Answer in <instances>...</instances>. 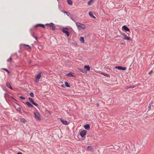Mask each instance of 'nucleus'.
Segmentation results:
<instances>
[{"label": "nucleus", "instance_id": "nucleus-1", "mask_svg": "<svg viewBox=\"0 0 154 154\" xmlns=\"http://www.w3.org/2000/svg\"><path fill=\"white\" fill-rule=\"evenodd\" d=\"M45 25L46 26L50 27V29L52 30H54L55 29V25L52 23H47L45 24Z\"/></svg>", "mask_w": 154, "mask_h": 154}, {"label": "nucleus", "instance_id": "nucleus-2", "mask_svg": "<svg viewBox=\"0 0 154 154\" xmlns=\"http://www.w3.org/2000/svg\"><path fill=\"white\" fill-rule=\"evenodd\" d=\"M76 24L78 28L79 29H85V26L83 24H81L79 22H77L76 23Z\"/></svg>", "mask_w": 154, "mask_h": 154}, {"label": "nucleus", "instance_id": "nucleus-3", "mask_svg": "<svg viewBox=\"0 0 154 154\" xmlns=\"http://www.w3.org/2000/svg\"><path fill=\"white\" fill-rule=\"evenodd\" d=\"M69 30V29L67 27L63 28L62 29V32L63 33H65L67 37H69L70 35Z\"/></svg>", "mask_w": 154, "mask_h": 154}, {"label": "nucleus", "instance_id": "nucleus-4", "mask_svg": "<svg viewBox=\"0 0 154 154\" xmlns=\"http://www.w3.org/2000/svg\"><path fill=\"white\" fill-rule=\"evenodd\" d=\"M121 35L124 36V38H123V40H128L129 41H131L132 40L131 38L127 36L124 33H122Z\"/></svg>", "mask_w": 154, "mask_h": 154}, {"label": "nucleus", "instance_id": "nucleus-5", "mask_svg": "<svg viewBox=\"0 0 154 154\" xmlns=\"http://www.w3.org/2000/svg\"><path fill=\"white\" fill-rule=\"evenodd\" d=\"M34 115L35 118L38 120H41L40 115L38 112H36L34 113Z\"/></svg>", "mask_w": 154, "mask_h": 154}, {"label": "nucleus", "instance_id": "nucleus-6", "mask_svg": "<svg viewBox=\"0 0 154 154\" xmlns=\"http://www.w3.org/2000/svg\"><path fill=\"white\" fill-rule=\"evenodd\" d=\"M42 72H39L35 77V82L36 83L38 82L39 79L42 76Z\"/></svg>", "mask_w": 154, "mask_h": 154}, {"label": "nucleus", "instance_id": "nucleus-7", "mask_svg": "<svg viewBox=\"0 0 154 154\" xmlns=\"http://www.w3.org/2000/svg\"><path fill=\"white\" fill-rule=\"evenodd\" d=\"M115 69H117L119 70L124 71L126 70V68L125 67H122L121 66H116Z\"/></svg>", "mask_w": 154, "mask_h": 154}, {"label": "nucleus", "instance_id": "nucleus-8", "mask_svg": "<svg viewBox=\"0 0 154 154\" xmlns=\"http://www.w3.org/2000/svg\"><path fill=\"white\" fill-rule=\"evenodd\" d=\"M87 133L86 130H83L80 132V135L82 137H83L86 135Z\"/></svg>", "mask_w": 154, "mask_h": 154}, {"label": "nucleus", "instance_id": "nucleus-9", "mask_svg": "<svg viewBox=\"0 0 154 154\" xmlns=\"http://www.w3.org/2000/svg\"><path fill=\"white\" fill-rule=\"evenodd\" d=\"M60 122L64 125H68L69 124V121L64 120L62 119H60Z\"/></svg>", "mask_w": 154, "mask_h": 154}, {"label": "nucleus", "instance_id": "nucleus-10", "mask_svg": "<svg viewBox=\"0 0 154 154\" xmlns=\"http://www.w3.org/2000/svg\"><path fill=\"white\" fill-rule=\"evenodd\" d=\"M28 99L29 102L32 103V104L36 106V107L38 106V105L34 101L33 99L32 98L29 97Z\"/></svg>", "mask_w": 154, "mask_h": 154}, {"label": "nucleus", "instance_id": "nucleus-11", "mask_svg": "<svg viewBox=\"0 0 154 154\" xmlns=\"http://www.w3.org/2000/svg\"><path fill=\"white\" fill-rule=\"evenodd\" d=\"M21 45H23V47L26 49H29L30 50L31 49V47L29 45L24 44H21Z\"/></svg>", "mask_w": 154, "mask_h": 154}, {"label": "nucleus", "instance_id": "nucleus-12", "mask_svg": "<svg viewBox=\"0 0 154 154\" xmlns=\"http://www.w3.org/2000/svg\"><path fill=\"white\" fill-rule=\"evenodd\" d=\"M122 29L126 32H130L129 29L126 25H124L122 26Z\"/></svg>", "mask_w": 154, "mask_h": 154}, {"label": "nucleus", "instance_id": "nucleus-13", "mask_svg": "<svg viewBox=\"0 0 154 154\" xmlns=\"http://www.w3.org/2000/svg\"><path fill=\"white\" fill-rule=\"evenodd\" d=\"M84 69H85V72L87 71H89L90 69V67L89 66L85 65L84 66Z\"/></svg>", "mask_w": 154, "mask_h": 154}, {"label": "nucleus", "instance_id": "nucleus-14", "mask_svg": "<svg viewBox=\"0 0 154 154\" xmlns=\"http://www.w3.org/2000/svg\"><path fill=\"white\" fill-rule=\"evenodd\" d=\"M26 104L29 107H30L31 108H33L34 107L31 104V103L30 102H26Z\"/></svg>", "mask_w": 154, "mask_h": 154}, {"label": "nucleus", "instance_id": "nucleus-15", "mask_svg": "<svg viewBox=\"0 0 154 154\" xmlns=\"http://www.w3.org/2000/svg\"><path fill=\"white\" fill-rule=\"evenodd\" d=\"M66 75L69 77H76V76L74 75H73L72 72H70L68 73H67Z\"/></svg>", "mask_w": 154, "mask_h": 154}, {"label": "nucleus", "instance_id": "nucleus-16", "mask_svg": "<svg viewBox=\"0 0 154 154\" xmlns=\"http://www.w3.org/2000/svg\"><path fill=\"white\" fill-rule=\"evenodd\" d=\"M40 26V23H38L36 24L33 27H32L30 29V32H31V30H32V29H34V28H36L37 27Z\"/></svg>", "mask_w": 154, "mask_h": 154}, {"label": "nucleus", "instance_id": "nucleus-17", "mask_svg": "<svg viewBox=\"0 0 154 154\" xmlns=\"http://www.w3.org/2000/svg\"><path fill=\"white\" fill-rule=\"evenodd\" d=\"M84 127L85 129L88 130L90 129V127L89 124H87L84 125Z\"/></svg>", "mask_w": 154, "mask_h": 154}, {"label": "nucleus", "instance_id": "nucleus-18", "mask_svg": "<svg viewBox=\"0 0 154 154\" xmlns=\"http://www.w3.org/2000/svg\"><path fill=\"white\" fill-rule=\"evenodd\" d=\"M6 85L9 88L11 89V90L13 89V88L11 86L10 83L9 82H7V83H6Z\"/></svg>", "mask_w": 154, "mask_h": 154}, {"label": "nucleus", "instance_id": "nucleus-19", "mask_svg": "<svg viewBox=\"0 0 154 154\" xmlns=\"http://www.w3.org/2000/svg\"><path fill=\"white\" fill-rule=\"evenodd\" d=\"M101 74L103 75L106 77H109V78L110 77V75L108 74L107 73H105L103 72H101L100 73Z\"/></svg>", "mask_w": 154, "mask_h": 154}, {"label": "nucleus", "instance_id": "nucleus-20", "mask_svg": "<svg viewBox=\"0 0 154 154\" xmlns=\"http://www.w3.org/2000/svg\"><path fill=\"white\" fill-rule=\"evenodd\" d=\"M87 149L88 151H93V147L91 146H88L87 147Z\"/></svg>", "mask_w": 154, "mask_h": 154}, {"label": "nucleus", "instance_id": "nucleus-21", "mask_svg": "<svg viewBox=\"0 0 154 154\" xmlns=\"http://www.w3.org/2000/svg\"><path fill=\"white\" fill-rule=\"evenodd\" d=\"M95 0H90L88 2V4L89 5H90L94 2Z\"/></svg>", "mask_w": 154, "mask_h": 154}, {"label": "nucleus", "instance_id": "nucleus-22", "mask_svg": "<svg viewBox=\"0 0 154 154\" xmlns=\"http://www.w3.org/2000/svg\"><path fill=\"white\" fill-rule=\"evenodd\" d=\"M89 14L90 17L93 18L94 19L96 18V17L94 16L92 12H90L89 13Z\"/></svg>", "mask_w": 154, "mask_h": 154}, {"label": "nucleus", "instance_id": "nucleus-23", "mask_svg": "<svg viewBox=\"0 0 154 154\" xmlns=\"http://www.w3.org/2000/svg\"><path fill=\"white\" fill-rule=\"evenodd\" d=\"M78 69L79 70V71H80V72H82V73H85V69H84L79 68Z\"/></svg>", "mask_w": 154, "mask_h": 154}, {"label": "nucleus", "instance_id": "nucleus-24", "mask_svg": "<svg viewBox=\"0 0 154 154\" xmlns=\"http://www.w3.org/2000/svg\"><path fill=\"white\" fill-rule=\"evenodd\" d=\"M67 2L68 5H72V2L71 0H67Z\"/></svg>", "mask_w": 154, "mask_h": 154}, {"label": "nucleus", "instance_id": "nucleus-25", "mask_svg": "<svg viewBox=\"0 0 154 154\" xmlns=\"http://www.w3.org/2000/svg\"><path fill=\"white\" fill-rule=\"evenodd\" d=\"M62 12L64 13H66L68 16H69L71 15V14L69 12H67L65 11H63Z\"/></svg>", "mask_w": 154, "mask_h": 154}, {"label": "nucleus", "instance_id": "nucleus-26", "mask_svg": "<svg viewBox=\"0 0 154 154\" xmlns=\"http://www.w3.org/2000/svg\"><path fill=\"white\" fill-rule=\"evenodd\" d=\"M80 41L82 43H84L85 42V40L84 38L82 37H81L80 38Z\"/></svg>", "mask_w": 154, "mask_h": 154}, {"label": "nucleus", "instance_id": "nucleus-27", "mask_svg": "<svg viewBox=\"0 0 154 154\" xmlns=\"http://www.w3.org/2000/svg\"><path fill=\"white\" fill-rule=\"evenodd\" d=\"M65 86L69 88L70 87V85L69 83L67 82H66L65 83Z\"/></svg>", "mask_w": 154, "mask_h": 154}, {"label": "nucleus", "instance_id": "nucleus-28", "mask_svg": "<svg viewBox=\"0 0 154 154\" xmlns=\"http://www.w3.org/2000/svg\"><path fill=\"white\" fill-rule=\"evenodd\" d=\"M1 69L6 71L8 74H9L10 73V72L6 68H2Z\"/></svg>", "mask_w": 154, "mask_h": 154}, {"label": "nucleus", "instance_id": "nucleus-29", "mask_svg": "<svg viewBox=\"0 0 154 154\" xmlns=\"http://www.w3.org/2000/svg\"><path fill=\"white\" fill-rule=\"evenodd\" d=\"M20 121L21 122H23L26 121V120L24 118H22L20 119Z\"/></svg>", "mask_w": 154, "mask_h": 154}, {"label": "nucleus", "instance_id": "nucleus-30", "mask_svg": "<svg viewBox=\"0 0 154 154\" xmlns=\"http://www.w3.org/2000/svg\"><path fill=\"white\" fill-rule=\"evenodd\" d=\"M17 110L20 113H21L22 112L21 111V108L20 107H17Z\"/></svg>", "mask_w": 154, "mask_h": 154}, {"label": "nucleus", "instance_id": "nucleus-31", "mask_svg": "<svg viewBox=\"0 0 154 154\" xmlns=\"http://www.w3.org/2000/svg\"><path fill=\"white\" fill-rule=\"evenodd\" d=\"M12 60V58L11 57H10L9 58H8L7 60V61L8 62H9L11 61Z\"/></svg>", "mask_w": 154, "mask_h": 154}, {"label": "nucleus", "instance_id": "nucleus-32", "mask_svg": "<svg viewBox=\"0 0 154 154\" xmlns=\"http://www.w3.org/2000/svg\"><path fill=\"white\" fill-rule=\"evenodd\" d=\"M40 27H41L43 28H44L45 27V25L42 24H41L40 23Z\"/></svg>", "mask_w": 154, "mask_h": 154}, {"label": "nucleus", "instance_id": "nucleus-33", "mask_svg": "<svg viewBox=\"0 0 154 154\" xmlns=\"http://www.w3.org/2000/svg\"><path fill=\"white\" fill-rule=\"evenodd\" d=\"M29 95H30L31 97H34V94H33V93L32 92H31L30 94H29Z\"/></svg>", "mask_w": 154, "mask_h": 154}, {"label": "nucleus", "instance_id": "nucleus-34", "mask_svg": "<svg viewBox=\"0 0 154 154\" xmlns=\"http://www.w3.org/2000/svg\"><path fill=\"white\" fill-rule=\"evenodd\" d=\"M20 98L21 100H24L25 99V98L22 96H20Z\"/></svg>", "mask_w": 154, "mask_h": 154}, {"label": "nucleus", "instance_id": "nucleus-35", "mask_svg": "<svg viewBox=\"0 0 154 154\" xmlns=\"http://www.w3.org/2000/svg\"><path fill=\"white\" fill-rule=\"evenodd\" d=\"M136 86V85H130V88H134Z\"/></svg>", "mask_w": 154, "mask_h": 154}, {"label": "nucleus", "instance_id": "nucleus-36", "mask_svg": "<svg viewBox=\"0 0 154 154\" xmlns=\"http://www.w3.org/2000/svg\"><path fill=\"white\" fill-rule=\"evenodd\" d=\"M151 105L149 104L148 106V108L149 109L148 111H149L150 109V108H151Z\"/></svg>", "mask_w": 154, "mask_h": 154}, {"label": "nucleus", "instance_id": "nucleus-37", "mask_svg": "<svg viewBox=\"0 0 154 154\" xmlns=\"http://www.w3.org/2000/svg\"><path fill=\"white\" fill-rule=\"evenodd\" d=\"M152 73V70H151L148 73L149 75H151Z\"/></svg>", "mask_w": 154, "mask_h": 154}, {"label": "nucleus", "instance_id": "nucleus-38", "mask_svg": "<svg viewBox=\"0 0 154 154\" xmlns=\"http://www.w3.org/2000/svg\"><path fill=\"white\" fill-rule=\"evenodd\" d=\"M7 94H11V93L9 92V91H8L7 92V93H5V94H4V96L5 97V95Z\"/></svg>", "mask_w": 154, "mask_h": 154}, {"label": "nucleus", "instance_id": "nucleus-39", "mask_svg": "<svg viewBox=\"0 0 154 154\" xmlns=\"http://www.w3.org/2000/svg\"><path fill=\"white\" fill-rule=\"evenodd\" d=\"M70 19L72 20H74L73 18L72 17V16L71 15V16H69Z\"/></svg>", "mask_w": 154, "mask_h": 154}, {"label": "nucleus", "instance_id": "nucleus-40", "mask_svg": "<svg viewBox=\"0 0 154 154\" xmlns=\"http://www.w3.org/2000/svg\"><path fill=\"white\" fill-rule=\"evenodd\" d=\"M130 88V86H127L126 87V88L127 89H128Z\"/></svg>", "mask_w": 154, "mask_h": 154}, {"label": "nucleus", "instance_id": "nucleus-41", "mask_svg": "<svg viewBox=\"0 0 154 154\" xmlns=\"http://www.w3.org/2000/svg\"><path fill=\"white\" fill-rule=\"evenodd\" d=\"M32 30H31V32H30L31 33V35L33 37H34L35 36H34V35H33V34H32Z\"/></svg>", "mask_w": 154, "mask_h": 154}, {"label": "nucleus", "instance_id": "nucleus-42", "mask_svg": "<svg viewBox=\"0 0 154 154\" xmlns=\"http://www.w3.org/2000/svg\"><path fill=\"white\" fill-rule=\"evenodd\" d=\"M65 85H64V84H62L61 85V87L62 88H64L65 87Z\"/></svg>", "mask_w": 154, "mask_h": 154}, {"label": "nucleus", "instance_id": "nucleus-43", "mask_svg": "<svg viewBox=\"0 0 154 154\" xmlns=\"http://www.w3.org/2000/svg\"><path fill=\"white\" fill-rule=\"evenodd\" d=\"M153 103H154L153 101L152 100L151 101V102L149 104L152 105V104H153Z\"/></svg>", "mask_w": 154, "mask_h": 154}, {"label": "nucleus", "instance_id": "nucleus-44", "mask_svg": "<svg viewBox=\"0 0 154 154\" xmlns=\"http://www.w3.org/2000/svg\"><path fill=\"white\" fill-rule=\"evenodd\" d=\"M35 39V40L36 41H37V37H35V36H34V37Z\"/></svg>", "mask_w": 154, "mask_h": 154}, {"label": "nucleus", "instance_id": "nucleus-45", "mask_svg": "<svg viewBox=\"0 0 154 154\" xmlns=\"http://www.w3.org/2000/svg\"><path fill=\"white\" fill-rule=\"evenodd\" d=\"M22 112H23L24 113H26V112L25 111H24V110H22Z\"/></svg>", "mask_w": 154, "mask_h": 154}, {"label": "nucleus", "instance_id": "nucleus-46", "mask_svg": "<svg viewBox=\"0 0 154 154\" xmlns=\"http://www.w3.org/2000/svg\"><path fill=\"white\" fill-rule=\"evenodd\" d=\"M96 106H99V103H97L96 104Z\"/></svg>", "mask_w": 154, "mask_h": 154}, {"label": "nucleus", "instance_id": "nucleus-47", "mask_svg": "<svg viewBox=\"0 0 154 154\" xmlns=\"http://www.w3.org/2000/svg\"><path fill=\"white\" fill-rule=\"evenodd\" d=\"M17 154H22V153L21 152H18L17 153Z\"/></svg>", "mask_w": 154, "mask_h": 154}, {"label": "nucleus", "instance_id": "nucleus-48", "mask_svg": "<svg viewBox=\"0 0 154 154\" xmlns=\"http://www.w3.org/2000/svg\"><path fill=\"white\" fill-rule=\"evenodd\" d=\"M40 47H38V48L39 49H41V48H42V46H41V45H40Z\"/></svg>", "mask_w": 154, "mask_h": 154}, {"label": "nucleus", "instance_id": "nucleus-49", "mask_svg": "<svg viewBox=\"0 0 154 154\" xmlns=\"http://www.w3.org/2000/svg\"><path fill=\"white\" fill-rule=\"evenodd\" d=\"M11 97V98L12 99H13V100H15V99L14 98V97Z\"/></svg>", "mask_w": 154, "mask_h": 154}, {"label": "nucleus", "instance_id": "nucleus-50", "mask_svg": "<svg viewBox=\"0 0 154 154\" xmlns=\"http://www.w3.org/2000/svg\"><path fill=\"white\" fill-rule=\"evenodd\" d=\"M48 112L50 114H51V112L50 111H49Z\"/></svg>", "mask_w": 154, "mask_h": 154}, {"label": "nucleus", "instance_id": "nucleus-51", "mask_svg": "<svg viewBox=\"0 0 154 154\" xmlns=\"http://www.w3.org/2000/svg\"><path fill=\"white\" fill-rule=\"evenodd\" d=\"M73 43V44H75V42H74V43Z\"/></svg>", "mask_w": 154, "mask_h": 154}, {"label": "nucleus", "instance_id": "nucleus-52", "mask_svg": "<svg viewBox=\"0 0 154 154\" xmlns=\"http://www.w3.org/2000/svg\"><path fill=\"white\" fill-rule=\"evenodd\" d=\"M106 69H110V68H107H107H106Z\"/></svg>", "mask_w": 154, "mask_h": 154}, {"label": "nucleus", "instance_id": "nucleus-53", "mask_svg": "<svg viewBox=\"0 0 154 154\" xmlns=\"http://www.w3.org/2000/svg\"><path fill=\"white\" fill-rule=\"evenodd\" d=\"M121 44H123V43H121Z\"/></svg>", "mask_w": 154, "mask_h": 154}]
</instances>
